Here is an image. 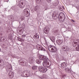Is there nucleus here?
Here are the masks:
<instances>
[{"label":"nucleus","mask_w":79,"mask_h":79,"mask_svg":"<svg viewBox=\"0 0 79 79\" xmlns=\"http://www.w3.org/2000/svg\"><path fill=\"white\" fill-rule=\"evenodd\" d=\"M58 18H60V21H62V22L64 21L65 18H66L64 14L63 13H60L58 17L57 16V15H56V14H53L52 18H53L54 19H56Z\"/></svg>","instance_id":"nucleus-1"},{"label":"nucleus","mask_w":79,"mask_h":79,"mask_svg":"<svg viewBox=\"0 0 79 79\" xmlns=\"http://www.w3.org/2000/svg\"><path fill=\"white\" fill-rule=\"evenodd\" d=\"M48 50L50 52L52 53H55L56 51V48L55 46L52 45L49 46L48 47Z\"/></svg>","instance_id":"nucleus-2"},{"label":"nucleus","mask_w":79,"mask_h":79,"mask_svg":"<svg viewBox=\"0 0 79 79\" xmlns=\"http://www.w3.org/2000/svg\"><path fill=\"white\" fill-rule=\"evenodd\" d=\"M23 13L26 17H28L30 15V14L29 13V9L27 8L23 10Z\"/></svg>","instance_id":"nucleus-3"},{"label":"nucleus","mask_w":79,"mask_h":79,"mask_svg":"<svg viewBox=\"0 0 79 79\" xmlns=\"http://www.w3.org/2000/svg\"><path fill=\"white\" fill-rule=\"evenodd\" d=\"M38 69L39 71L41 72L42 73H46L47 71V68L39 67Z\"/></svg>","instance_id":"nucleus-4"},{"label":"nucleus","mask_w":79,"mask_h":79,"mask_svg":"<svg viewBox=\"0 0 79 79\" xmlns=\"http://www.w3.org/2000/svg\"><path fill=\"white\" fill-rule=\"evenodd\" d=\"M49 62H46L45 61H44L43 62V65L44 66L47 68V67H50V65H49Z\"/></svg>","instance_id":"nucleus-5"},{"label":"nucleus","mask_w":79,"mask_h":79,"mask_svg":"<svg viewBox=\"0 0 79 79\" xmlns=\"http://www.w3.org/2000/svg\"><path fill=\"white\" fill-rule=\"evenodd\" d=\"M49 31V27H46L44 29V32L45 34H48Z\"/></svg>","instance_id":"nucleus-6"},{"label":"nucleus","mask_w":79,"mask_h":79,"mask_svg":"<svg viewBox=\"0 0 79 79\" xmlns=\"http://www.w3.org/2000/svg\"><path fill=\"white\" fill-rule=\"evenodd\" d=\"M63 43V40H57L56 41V44L58 45H60Z\"/></svg>","instance_id":"nucleus-7"},{"label":"nucleus","mask_w":79,"mask_h":79,"mask_svg":"<svg viewBox=\"0 0 79 79\" xmlns=\"http://www.w3.org/2000/svg\"><path fill=\"white\" fill-rule=\"evenodd\" d=\"M62 49L64 51H68L69 50V48L66 46H63L62 47Z\"/></svg>","instance_id":"nucleus-8"},{"label":"nucleus","mask_w":79,"mask_h":79,"mask_svg":"<svg viewBox=\"0 0 79 79\" xmlns=\"http://www.w3.org/2000/svg\"><path fill=\"white\" fill-rule=\"evenodd\" d=\"M9 77L10 78V79H12L13 77V72L11 71L10 72H9Z\"/></svg>","instance_id":"nucleus-9"},{"label":"nucleus","mask_w":79,"mask_h":79,"mask_svg":"<svg viewBox=\"0 0 79 79\" xmlns=\"http://www.w3.org/2000/svg\"><path fill=\"white\" fill-rule=\"evenodd\" d=\"M37 48L39 50H44V48L41 46L38 45L37 46Z\"/></svg>","instance_id":"nucleus-10"},{"label":"nucleus","mask_w":79,"mask_h":79,"mask_svg":"<svg viewBox=\"0 0 79 79\" xmlns=\"http://www.w3.org/2000/svg\"><path fill=\"white\" fill-rule=\"evenodd\" d=\"M34 59V58L33 57H31L29 58V63L31 64V63H33V60Z\"/></svg>","instance_id":"nucleus-11"},{"label":"nucleus","mask_w":79,"mask_h":79,"mask_svg":"<svg viewBox=\"0 0 79 79\" xmlns=\"http://www.w3.org/2000/svg\"><path fill=\"white\" fill-rule=\"evenodd\" d=\"M61 66L62 68H66L67 66V64L66 62H64L61 64Z\"/></svg>","instance_id":"nucleus-12"},{"label":"nucleus","mask_w":79,"mask_h":79,"mask_svg":"<svg viewBox=\"0 0 79 79\" xmlns=\"http://www.w3.org/2000/svg\"><path fill=\"white\" fill-rule=\"evenodd\" d=\"M40 9V7L39 6H36L34 7V10H35V11H37V10H39Z\"/></svg>","instance_id":"nucleus-13"},{"label":"nucleus","mask_w":79,"mask_h":79,"mask_svg":"<svg viewBox=\"0 0 79 79\" xmlns=\"http://www.w3.org/2000/svg\"><path fill=\"white\" fill-rule=\"evenodd\" d=\"M50 40H51V41H52V42H55V37H54V36H51L50 37Z\"/></svg>","instance_id":"nucleus-14"},{"label":"nucleus","mask_w":79,"mask_h":79,"mask_svg":"<svg viewBox=\"0 0 79 79\" xmlns=\"http://www.w3.org/2000/svg\"><path fill=\"white\" fill-rule=\"evenodd\" d=\"M20 63L21 64V66H26V64L24 63V60H23V61H21Z\"/></svg>","instance_id":"nucleus-15"},{"label":"nucleus","mask_w":79,"mask_h":79,"mask_svg":"<svg viewBox=\"0 0 79 79\" xmlns=\"http://www.w3.org/2000/svg\"><path fill=\"white\" fill-rule=\"evenodd\" d=\"M65 72L67 73H69L70 72V69L69 68H66L65 69Z\"/></svg>","instance_id":"nucleus-16"},{"label":"nucleus","mask_w":79,"mask_h":79,"mask_svg":"<svg viewBox=\"0 0 79 79\" xmlns=\"http://www.w3.org/2000/svg\"><path fill=\"white\" fill-rule=\"evenodd\" d=\"M37 68V66H36L34 65V66H33L32 67V69L33 70L36 69Z\"/></svg>","instance_id":"nucleus-17"},{"label":"nucleus","mask_w":79,"mask_h":79,"mask_svg":"<svg viewBox=\"0 0 79 79\" xmlns=\"http://www.w3.org/2000/svg\"><path fill=\"white\" fill-rule=\"evenodd\" d=\"M46 58V56H43V57L42 58V60L43 61H44V60H45V59Z\"/></svg>","instance_id":"nucleus-18"},{"label":"nucleus","mask_w":79,"mask_h":79,"mask_svg":"<svg viewBox=\"0 0 79 79\" xmlns=\"http://www.w3.org/2000/svg\"><path fill=\"white\" fill-rule=\"evenodd\" d=\"M36 62L38 64H40V60L39 59H37L36 60Z\"/></svg>","instance_id":"nucleus-19"},{"label":"nucleus","mask_w":79,"mask_h":79,"mask_svg":"<svg viewBox=\"0 0 79 79\" xmlns=\"http://www.w3.org/2000/svg\"><path fill=\"white\" fill-rule=\"evenodd\" d=\"M34 39H39V35H34L33 37Z\"/></svg>","instance_id":"nucleus-20"},{"label":"nucleus","mask_w":79,"mask_h":79,"mask_svg":"<svg viewBox=\"0 0 79 79\" xmlns=\"http://www.w3.org/2000/svg\"><path fill=\"white\" fill-rule=\"evenodd\" d=\"M76 50L77 51H79V45H77V46L76 47Z\"/></svg>","instance_id":"nucleus-21"},{"label":"nucleus","mask_w":79,"mask_h":79,"mask_svg":"<svg viewBox=\"0 0 79 79\" xmlns=\"http://www.w3.org/2000/svg\"><path fill=\"white\" fill-rule=\"evenodd\" d=\"M48 5L47 4H45V6H44V7L45 8H46V9H47L48 8Z\"/></svg>","instance_id":"nucleus-22"},{"label":"nucleus","mask_w":79,"mask_h":79,"mask_svg":"<svg viewBox=\"0 0 79 79\" xmlns=\"http://www.w3.org/2000/svg\"><path fill=\"white\" fill-rule=\"evenodd\" d=\"M43 56H42V55L40 56H39V59L41 60H42Z\"/></svg>","instance_id":"nucleus-23"},{"label":"nucleus","mask_w":79,"mask_h":79,"mask_svg":"<svg viewBox=\"0 0 79 79\" xmlns=\"http://www.w3.org/2000/svg\"><path fill=\"white\" fill-rule=\"evenodd\" d=\"M45 60L47 61L46 62H48L49 61H50V60L48 58H47V57L45 59Z\"/></svg>","instance_id":"nucleus-24"},{"label":"nucleus","mask_w":79,"mask_h":79,"mask_svg":"<svg viewBox=\"0 0 79 79\" xmlns=\"http://www.w3.org/2000/svg\"><path fill=\"white\" fill-rule=\"evenodd\" d=\"M22 21H23V20H24V17L23 16V17H21V18Z\"/></svg>","instance_id":"nucleus-25"},{"label":"nucleus","mask_w":79,"mask_h":79,"mask_svg":"<svg viewBox=\"0 0 79 79\" xmlns=\"http://www.w3.org/2000/svg\"><path fill=\"white\" fill-rule=\"evenodd\" d=\"M18 40L19 41H21V38L19 37H17Z\"/></svg>","instance_id":"nucleus-26"},{"label":"nucleus","mask_w":79,"mask_h":79,"mask_svg":"<svg viewBox=\"0 0 79 79\" xmlns=\"http://www.w3.org/2000/svg\"><path fill=\"white\" fill-rule=\"evenodd\" d=\"M24 39H23L21 38L20 42H24Z\"/></svg>","instance_id":"nucleus-27"},{"label":"nucleus","mask_w":79,"mask_h":79,"mask_svg":"<svg viewBox=\"0 0 79 79\" xmlns=\"http://www.w3.org/2000/svg\"><path fill=\"white\" fill-rule=\"evenodd\" d=\"M19 6L20 8H23V6H22L21 4L19 5Z\"/></svg>","instance_id":"nucleus-28"},{"label":"nucleus","mask_w":79,"mask_h":79,"mask_svg":"<svg viewBox=\"0 0 79 79\" xmlns=\"http://www.w3.org/2000/svg\"><path fill=\"white\" fill-rule=\"evenodd\" d=\"M25 75H26V77H29V75H27V73H26L25 74Z\"/></svg>","instance_id":"nucleus-29"},{"label":"nucleus","mask_w":79,"mask_h":79,"mask_svg":"<svg viewBox=\"0 0 79 79\" xmlns=\"http://www.w3.org/2000/svg\"><path fill=\"white\" fill-rule=\"evenodd\" d=\"M46 1L48 2H50L51 1V0H46Z\"/></svg>","instance_id":"nucleus-30"},{"label":"nucleus","mask_w":79,"mask_h":79,"mask_svg":"<svg viewBox=\"0 0 79 79\" xmlns=\"http://www.w3.org/2000/svg\"><path fill=\"white\" fill-rule=\"evenodd\" d=\"M71 21H72V22H73L75 23V21H74L73 19H71Z\"/></svg>","instance_id":"nucleus-31"},{"label":"nucleus","mask_w":79,"mask_h":79,"mask_svg":"<svg viewBox=\"0 0 79 79\" xmlns=\"http://www.w3.org/2000/svg\"><path fill=\"white\" fill-rule=\"evenodd\" d=\"M77 44V42H74V44Z\"/></svg>","instance_id":"nucleus-32"},{"label":"nucleus","mask_w":79,"mask_h":79,"mask_svg":"<svg viewBox=\"0 0 79 79\" xmlns=\"http://www.w3.org/2000/svg\"><path fill=\"white\" fill-rule=\"evenodd\" d=\"M22 37H25V36H26V35H22Z\"/></svg>","instance_id":"nucleus-33"},{"label":"nucleus","mask_w":79,"mask_h":79,"mask_svg":"<svg viewBox=\"0 0 79 79\" xmlns=\"http://www.w3.org/2000/svg\"><path fill=\"white\" fill-rule=\"evenodd\" d=\"M56 5H57L58 4V3L57 2H56Z\"/></svg>","instance_id":"nucleus-34"},{"label":"nucleus","mask_w":79,"mask_h":79,"mask_svg":"<svg viewBox=\"0 0 79 79\" xmlns=\"http://www.w3.org/2000/svg\"><path fill=\"white\" fill-rule=\"evenodd\" d=\"M21 5H23V2H21Z\"/></svg>","instance_id":"nucleus-35"},{"label":"nucleus","mask_w":79,"mask_h":79,"mask_svg":"<svg viewBox=\"0 0 79 79\" xmlns=\"http://www.w3.org/2000/svg\"><path fill=\"white\" fill-rule=\"evenodd\" d=\"M0 35H2V33H1L0 34Z\"/></svg>","instance_id":"nucleus-36"},{"label":"nucleus","mask_w":79,"mask_h":79,"mask_svg":"<svg viewBox=\"0 0 79 79\" xmlns=\"http://www.w3.org/2000/svg\"><path fill=\"white\" fill-rule=\"evenodd\" d=\"M39 1L40 2V1H41V0H37L38 2H39Z\"/></svg>","instance_id":"nucleus-37"},{"label":"nucleus","mask_w":79,"mask_h":79,"mask_svg":"<svg viewBox=\"0 0 79 79\" xmlns=\"http://www.w3.org/2000/svg\"><path fill=\"white\" fill-rule=\"evenodd\" d=\"M0 66H2V65H1V63H0Z\"/></svg>","instance_id":"nucleus-38"},{"label":"nucleus","mask_w":79,"mask_h":79,"mask_svg":"<svg viewBox=\"0 0 79 79\" xmlns=\"http://www.w3.org/2000/svg\"><path fill=\"white\" fill-rule=\"evenodd\" d=\"M12 39V38H10V40H11V39Z\"/></svg>","instance_id":"nucleus-39"},{"label":"nucleus","mask_w":79,"mask_h":79,"mask_svg":"<svg viewBox=\"0 0 79 79\" xmlns=\"http://www.w3.org/2000/svg\"><path fill=\"white\" fill-rule=\"evenodd\" d=\"M1 48H0V52H1Z\"/></svg>","instance_id":"nucleus-40"},{"label":"nucleus","mask_w":79,"mask_h":79,"mask_svg":"<svg viewBox=\"0 0 79 79\" xmlns=\"http://www.w3.org/2000/svg\"><path fill=\"white\" fill-rule=\"evenodd\" d=\"M1 60H0V63H1Z\"/></svg>","instance_id":"nucleus-41"},{"label":"nucleus","mask_w":79,"mask_h":79,"mask_svg":"<svg viewBox=\"0 0 79 79\" xmlns=\"http://www.w3.org/2000/svg\"><path fill=\"white\" fill-rule=\"evenodd\" d=\"M1 24V22H0V24Z\"/></svg>","instance_id":"nucleus-42"},{"label":"nucleus","mask_w":79,"mask_h":79,"mask_svg":"<svg viewBox=\"0 0 79 79\" xmlns=\"http://www.w3.org/2000/svg\"><path fill=\"white\" fill-rule=\"evenodd\" d=\"M44 40H46V39H44Z\"/></svg>","instance_id":"nucleus-43"},{"label":"nucleus","mask_w":79,"mask_h":79,"mask_svg":"<svg viewBox=\"0 0 79 79\" xmlns=\"http://www.w3.org/2000/svg\"><path fill=\"white\" fill-rule=\"evenodd\" d=\"M61 7H60V9H61Z\"/></svg>","instance_id":"nucleus-44"},{"label":"nucleus","mask_w":79,"mask_h":79,"mask_svg":"<svg viewBox=\"0 0 79 79\" xmlns=\"http://www.w3.org/2000/svg\"><path fill=\"white\" fill-rule=\"evenodd\" d=\"M28 74H29V73H28Z\"/></svg>","instance_id":"nucleus-45"},{"label":"nucleus","mask_w":79,"mask_h":79,"mask_svg":"<svg viewBox=\"0 0 79 79\" xmlns=\"http://www.w3.org/2000/svg\"><path fill=\"white\" fill-rule=\"evenodd\" d=\"M0 41H1V40H0Z\"/></svg>","instance_id":"nucleus-46"},{"label":"nucleus","mask_w":79,"mask_h":79,"mask_svg":"<svg viewBox=\"0 0 79 79\" xmlns=\"http://www.w3.org/2000/svg\"><path fill=\"white\" fill-rule=\"evenodd\" d=\"M36 0V1H37V0Z\"/></svg>","instance_id":"nucleus-47"}]
</instances>
